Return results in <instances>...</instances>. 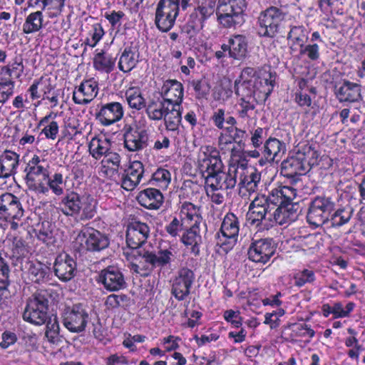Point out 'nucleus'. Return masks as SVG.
Segmentation results:
<instances>
[{"mask_svg":"<svg viewBox=\"0 0 365 365\" xmlns=\"http://www.w3.org/2000/svg\"><path fill=\"white\" fill-rule=\"evenodd\" d=\"M195 8L190 15L193 29L203 27L204 22L216 11V0H193Z\"/></svg>","mask_w":365,"mask_h":365,"instance_id":"16","label":"nucleus"},{"mask_svg":"<svg viewBox=\"0 0 365 365\" xmlns=\"http://www.w3.org/2000/svg\"><path fill=\"white\" fill-rule=\"evenodd\" d=\"M198 163L204 178L207 175L221 172L224 168L219 151L210 145L201 147L198 155Z\"/></svg>","mask_w":365,"mask_h":365,"instance_id":"13","label":"nucleus"},{"mask_svg":"<svg viewBox=\"0 0 365 365\" xmlns=\"http://www.w3.org/2000/svg\"><path fill=\"white\" fill-rule=\"evenodd\" d=\"M25 273L33 282L41 283L49 277V268L38 261H27L24 265Z\"/></svg>","mask_w":365,"mask_h":365,"instance_id":"29","label":"nucleus"},{"mask_svg":"<svg viewBox=\"0 0 365 365\" xmlns=\"http://www.w3.org/2000/svg\"><path fill=\"white\" fill-rule=\"evenodd\" d=\"M245 0H219L216 14L221 25L231 28L244 22Z\"/></svg>","mask_w":365,"mask_h":365,"instance_id":"5","label":"nucleus"},{"mask_svg":"<svg viewBox=\"0 0 365 365\" xmlns=\"http://www.w3.org/2000/svg\"><path fill=\"white\" fill-rule=\"evenodd\" d=\"M261 183V173L255 168L247 172V174L240 177V185L249 192H255L258 190Z\"/></svg>","mask_w":365,"mask_h":365,"instance_id":"41","label":"nucleus"},{"mask_svg":"<svg viewBox=\"0 0 365 365\" xmlns=\"http://www.w3.org/2000/svg\"><path fill=\"white\" fill-rule=\"evenodd\" d=\"M15 82L9 79L0 81V103L4 104L13 96Z\"/></svg>","mask_w":365,"mask_h":365,"instance_id":"51","label":"nucleus"},{"mask_svg":"<svg viewBox=\"0 0 365 365\" xmlns=\"http://www.w3.org/2000/svg\"><path fill=\"white\" fill-rule=\"evenodd\" d=\"M352 210L351 208H340L330 215L329 221L333 227H341L350 220Z\"/></svg>","mask_w":365,"mask_h":365,"instance_id":"47","label":"nucleus"},{"mask_svg":"<svg viewBox=\"0 0 365 365\" xmlns=\"http://www.w3.org/2000/svg\"><path fill=\"white\" fill-rule=\"evenodd\" d=\"M221 48L224 51H228L230 58L242 61L247 56L248 41L243 35H233L229 38L227 44H222Z\"/></svg>","mask_w":365,"mask_h":365,"instance_id":"23","label":"nucleus"},{"mask_svg":"<svg viewBox=\"0 0 365 365\" xmlns=\"http://www.w3.org/2000/svg\"><path fill=\"white\" fill-rule=\"evenodd\" d=\"M275 248L271 239L253 241L248 250L249 259L255 262L267 263L274 254Z\"/></svg>","mask_w":365,"mask_h":365,"instance_id":"19","label":"nucleus"},{"mask_svg":"<svg viewBox=\"0 0 365 365\" xmlns=\"http://www.w3.org/2000/svg\"><path fill=\"white\" fill-rule=\"evenodd\" d=\"M124 145L131 152L143 150L148 145L149 134L146 128V120L141 118L133 125L124 127Z\"/></svg>","mask_w":365,"mask_h":365,"instance_id":"7","label":"nucleus"},{"mask_svg":"<svg viewBox=\"0 0 365 365\" xmlns=\"http://www.w3.org/2000/svg\"><path fill=\"white\" fill-rule=\"evenodd\" d=\"M129 298L125 294H112L107 297L105 304L108 309H113L127 305Z\"/></svg>","mask_w":365,"mask_h":365,"instance_id":"53","label":"nucleus"},{"mask_svg":"<svg viewBox=\"0 0 365 365\" xmlns=\"http://www.w3.org/2000/svg\"><path fill=\"white\" fill-rule=\"evenodd\" d=\"M58 123L55 120H51L43 127L41 133L44 134L46 138L55 140L58 134Z\"/></svg>","mask_w":365,"mask_h":365,"instance_id":"63","label":"nucleus"},{"mask_svg":"<svg viewBox=\"0 0 365 365\" xmlns=\"http://www.w3.org/2000/svg\"><path fill=\"white\" fill-rule=\"evenodd\" d=\"M171 180L170 173L164 168H158L152 176L151 183L161 189H166Z\"/></svg>","mask_w":365,"mask_h":365,"instance_id":"48","label":"nucleus"},{"mask_svg":"<svg viewBox=\"0 0 365 365\" xmlns=\"http://www.w3.org/2000/svg\"><path fill=\"white\" fill-rule=\"evenodd\" d=\"M275 83V76L272 75V73H264L261 76H258L254 82L253 91H250L247 93V97L251 96L252 93L254 95L256 92H259L262 94V96L266 99L269 97L273 91Z\"/></svg>","mask_w":365,"mask_h":365,"instance_id":"32","label":"nucleus"},{"mask_svg":"<svg viewBox=\"0 0 365 365\" xmlns=\"http://www.w3.org/2000/svg\"><path fill=\"white\" fill-rule=\"evenodd\" d=\"M139 52L135 46H127L122 52L118 62V68L124 73L130 71L139 61Z\"/></svg>","mask_w":365,"mask_h":365,"instance_id":"36","label":"nucleus"},{"mask_svg":"<svg viewBox=\"0 0 365 365\" xmlns=\"http://www.w3.org/2000/svg\"><path fill=\"white\" fill-rule=\"evenodd\" d=\"M103 157L100 172L105 177L113 178L118 172L121 158L119 154L110 150Z\"/></svg>","mask_w":365,"mask_h":365,"instance_id":"34","label":"nucleus"},{"mask_svg":"<svg viewBox=\"0 0 365 365\" xmlns=\"http://www.w3.org/2000/svg\"><path fill=\"white\" fill-rule=\"evenodd\" d=\"M144 173V166L140 161H133L125 171L122 179V187L128 191L133 190L140 183Z\"/></svg>","mask_w":365,"mask_h":365,"instance_id":"28","label":"nucleus"},{"mask_svg":"<svg viewBox=\"0 0 365 365\" xmlns=\"http://www.w3.org/2000/svg\"><path fill=\"white\" fill-rule=\"evenodd\" d=\"M180 10V0H160L155 11V24L162 31H168L175 24Z\"/></svg>","mask_w":365,"mask_h":365,"instance_id":"9","label":"nucleus"},{"mask_svg":"<svg viewBox=\"0 0 365 365\" xmlns=\"http://www.w3.org/2000/svg\"><path fill=\"white\" fill-rule=\"evenodd\" d=\"M294 284L301 287L307 283H313L315 281V274L313 270L304 269L297 273L294 277Z\"/></svg>","mask_w":365,"mask_h":365,"instance_id":"52","label":"nucleus"},{"mask_svg":"<svg viewBox=\"0 0 365 365\" xmlns=\"http://www.w3.org/2000/svg\"><path fill=\"white\" fill-rule=\"evenodd\" d=\"M53 225L48 221L42 222L38 229L37 237L38 240L46 244H50L53 241Z\"/></svg>","mask_w":365,"mask_h":365,"instance_id":"50","label":"nucleus"},{"mask_svg":"<svg viewBox=\"0 0 365 365\" xmlns=\"http://www.w3.org/2000/svg\"><path fill=\"white\" fill-rule=\"evenodd\" d=\"M250 98L251 96L248 100H246L244 97L240 99L239 103L240 108L238 110V114L242 118H250L251 112L255 108V104L250 101Z\"/></svg>","mask_w":365,"mask_h":365,"instance_id":"58","label":"nucleus"},{"mask_svg":"<svg viewBox=\"0 0 365 365\" xmlns=\"http://www.w3.org/2000/svg\"><path fill=\"white\" fill-rule=\"evenodd\" d=\"M55 292L53 289H39L27 300L23 314L25 321L35 325H42L48 319V303Z\"/></svg>","mask_w":365,"mask_h":365,"instance_id":"3","label":"nucleus"},{"mask_svg":"<svg viewBox=\"0 0 365 365\" xmlns=\"http://www.w3.org/2000/svg\"><path fill=\"white\" fill-rule=\"evenodd\" d=\"M180 213L182 221L186 225H202L200 208L191 202L182 204Z\"/></svg>","mask_w":365,"mask_h":365,"instance_id":"39","label":"nucleus"},{"mask_svg":"<svg viewBox=\"0 0 365 365\" xmlns=\"http://www.w3.org/2000/svg\"><path fill=\"white\" fill-rule=\"evenodd\" d=\"M19 155L12 151H6L0 158V178H6L16 173Z\"/></svg>","mask_w":365,"mask_h":365,"instance_id":"35","label":"nucleus"},{"mask_svg":"<svg viewBox=\"0 0 365 365\" xmlns=\"http://www.w3.org/2000/svg\"><path fill=\"white\" fill-rule=\"evenodd\" d=\"M300 54L305 55L311 61L319 58V49L317 43L308 44L300 48Z\"/></svg>","mask_w":365,"mask_h":365,"instance_id":"60","label":"nucleus"},{"mask_svg":"<svg viewBox=\"0 0 365 365\" xmlns=\"http://www.w3.org/2000/svg\"><path fill=\"white\" fill-rule=\"evenodd\" d=\"M334 203L329 197H315L309 203L307 219L309 224L319 227L329 222Z\"/></svg>","mask_w":365,"mask_h":365,"instance_id":"8","label":"nucleus"},{"mask_svg":"<svg viewBox=\"0 0 365 365\" xmlns=\"http://www.w3.org/2000/svg\"><path fill=\"white\" fill-rule=\"evenodd\" d=\"M294 192L289 186H279L272 189L267 196L257 195L252 201L247 212L249 223L259 230H269L273 227V210L282 202V197L291 200Z\"/></svg>","mask_w":365,"mask_h":365,"instance_id":"2","label":"nucleus"},{"mask_svg":"<svg viewBox=\"0 0 365 365\" xmlns=\"http://www.w3.org/2000/svg\"><path fill=\"white\" fill-rule=\"evenodd\" d=\"M98 282L110 292L122 289L126 284L123 273L115 266H108L102 269L98 277Z\"/></svg>","mask_w":365,"mask_h":365,"instance_id":"20","label":"nucleus"},{"mask_svg":"<svg viewBox=\"0 0 365 365\" xmlns=\"http://www.w3.org/2000/svg\"><path fill=\"white\" fill-rule=\"evenodd\" d=\"M180 106H171V109L168 108V112L163 117L164 123L166 129L170 131H177L182 120V112Z\"/></svg>","mask_w":365,"mask_h":365,"instance_id":"42","label":"nucleus"},{"mask_svg":"<svg viewBox=\"0 0 365 365\" xmlns=\"http://www.w3.org/2000/svg\"><path fill=\"white\" fill-rule=\"evenodd\" d=\"M195 280V274L190 269L182 267L178 272L172 284V294L179 301L187 297Z\"/></svg>","mask_w":365,"mask_h":365,"instance_id":"17","label":"nucleus"},{"mask_svg":"<svg viewBox=\"0 0 365 365\" xmlns=\"http://www.w3.org/2000/svg\"><path fill=\"white\" fill-rule=\"evenodd\" d=\"M191 85L198 98H204L210 93V86L205 79L193 80L191 82Z\"/></svg>","mask_w":365,"mask_h":365,"instance_id":"57","label":"nucleus"},{"mask_svg":"<svg viewBox=\"0 0 365 365\" xmlns=\"http://www.w3.org/2000/svg\"><path fill=\"white\" fill-rule=\"evenodd\" d=\"M287 38L292 41L294 44L299 45L300 48L302 47L307 39L305 28L303 26H293L288 34Z\"/></svg>","mask_w":365,"mask_h":365,"instance_id":"49","label":"nucleus"},{"mask_svg":"<svg viewBox=\"0 0 365 365\" xmlns=\"http://www.w3.org/2000/svg\"><path fill=\"white\" fill-rule=\"evenodd\" d=\"M294 327L293 331L297 336L312 338L314 336V331L306 324H295Z\"/></svg>","mask_w":365,"mask_h":365,"instance_id":"62","label":"nucleus"},{"mask_svg":"<svg viewBox=\"0 0 365 365\" xmlns=\"http://www.w3.org/2000/svg\"><path fill=\"white\" fill-rule=\"evenodd\" d=\"M220 231L223 240L220 238L221 247H225L224 250H228L232 248L237 242L239 231L240 221L238 217L232 212H228L224 217L221 225Z\"/></svg>","mask_w":365,"mask_h":365,"instance_id":"15","label":"nucleus"},{"mask_svg":"<svg viewBox=\"0 0 365 365\" xmlns=\"http://www.w3.org/2000/svg\"><path fill=\"white\" fill-rule=\"evenodd\" d=\"M81 205V219L90 220L93 218L96 214V200L90 195L84 196L82 197Z\"/></svg>","mask_w":365,"mask_h":365,"instance_id":"46","label":"nucleus"},{"mask_svg":"<svg viewBox=\"0 0 365 365\" xmlns=\"http://www.w3.org/2000/svg\"><path fill=\"white\" fill-rule=\"evenodd\" d=\"M89 35L91 38H87L86 44L93 48L101 41L104 35V31L101 24L96 23L92 26Z\"/></svg>","mask_w":365,"mask_h":365,"instance_id":"54","label":"nucleus"},{"mask_svg":"<svg viewBox=\"0 0 365 365\" xmlns=\"http://www.w3.org/2000/svg\"><path fill=\"white\" fill-rule=\"evenodd\" d=\"M44 163V160H41L38 155H34L29 160L25 168L27 185H34L40 180H46L48 179V170L43 165Z\"/></svg>","mask_w":365,"mask_h":365,"instance_id":"26","label":"nucleus"},{"mask_svg":"<svg viewBox=\"0 0 365 365\" xmlns=\"http://www.w3.org/2000/svg\"><path fill=\"white\" fill-rule=\"evenodd\" d=\"M24 209L18 197L5 192L0 195V217L10 224L12 230H17L23 225Z\"/></svg>","mask_w":365,"mask_h":365,"instance_id":"6","label":"nucleus"},{"mask_svg":"<svg viewBox=\"0 0 365 365\" xmlns=\"http://www.w3.org/2000/svg\"><path fill=\"white\" fill-rule=\"evenodd\" d=\"M137 200L145 208L157 210L163 202V196L156 188H147L139 192Z\"/></svg>","mask_w":365,"mask_h":365,"instance_id":"30","label":"nucleus"},{"mask_svg":"<svg viewBox=\"0 0 365 365\" xmlns=\"http://www.w3.org/2000/svg\"><path fill=\"white\" fill-rule=\"evenodd\" d=\"M237 168L235 165L230 167L227 173L223 170L212 175H207L205 179V188L228 190L233 188L237 182Z\"/></svg>","mask_w":365,"mask_h":365,"instance_id":"18","label":"nucleus"},{"mask_svg":"<svg viewBox=\"0 0 365 365\" xmlns=\"http://www.w3.org/2000/svg\"><path fill=\"white\" fill-rule=\"evenodd\" d=\"M115 61V59L111 55L101 50L94 56L93 66L98 71L110 73L113 69Z\"/></svg>","mask_w":365,"mask_h":365,"instance_id":"43","label":"nucleus"},{"mask_svg":"<svg viewBox=\"0 0 365 365\" xmlns=\"http://www.w3.org/2000/svg\"><path fill=\"white\" fill-rule=\"evenodd\" d=\"M43 16L41 11L31 13L23 24V31L25 34H32L38 31L43 26Z\"/></svg>","mask_w":365,"mask_h":365,"instance_id":"44","label":"nucleus"},{"mask_svg":"<svg viewBox=\"0 0 365 365\" xmlns=\"http://www.w3.org/2000/svg\"><path fill=\"white\" fill-rule=\"evenodd\" d=\"M63 326L71 332L85 331L89 320L88 311L82 304H76L65 309L61 315Z\"/></svg>","mask_w":365,"mask_h":365,"instance_id":"10","label":"nucleus"},{"mask_svg":"<svg viewBox=\"0 0 365 365\" xmlns=\"http://www.w3.org/2000/svg\"><path fill=\"white\" fill-rule=\"evenodd\" d=\"M234 140L232 139L231 135L227 133H221L218 138V146L222 153L225 154L230 152V150H233L232 146L233 145Z\"/></svg>","mask_w":365,"mask_h":365,"instance_id":"61","label":"nucleus"},{"mask_svg":"<svg viewBox=\"0 0 365 365\" xmlns=\"http://www.w3.org/2000/svg\"><path fill=\"white\" fill-rule=\"evenodd\" d=\"M111 142L105 136L94 137L88 144V151L96 160H100L110 150Z\"/></svg>","mask_w":365,"mask_h":365,"instance_id":"38","label":"nucleus"},{"mask_svg":"<svg viewBox=\"0 0 365 365\" xmlns=\"http://www.w3.org/2000/svg\"><path fill=\"white\" fill-rule=\"evenodd\" d=\"M125 98L131 108L140 110L146 106L145 100L138 88H130L125 92Z\"/></svg>","mask_w":365,"mask_h":365,"instance_id":"45","label":"nucleus"},{"mask_svg":"<svg viewBox=\"0 0 365 365\" xmlns=\"http://www.w3.org/2000/svg\"><path fill=\"white\" fill-rule=\"evenodd\" d=\"M286 150L285 145L274 138H269L265 141L262 154L267 162L272 163L280 160Z\"/></svg>","mask_w":365,"mask_h":365,"instance_id":"31","label":"nucleus"},{"mask_svg":"<svg viewBox=\"0 0 365 365\" xmlns=\"http://www.w3.org/2000/svg\"><path fill=\"white\" fill-rule=\"evenodd\" d=\"M286 14L287 12L283 8L271 6L267 9L259 17V34L266 37L274 36Z\"/></svg>","mask_w":365,"mask_h":365,"instance_id":"11","label":"nucleus"},{"mask_svg":"<svg viewBox=\"0 0 365 365\" xmlns=\"http://www.w3.org/2000/svg\"><path fill=\"white\" fill-rule=\"evenodd\" d=\"M46 322V336L48 339H54L59 333L60 327L56 316L48 317Z\"/></svg>","mask_w":365,"mask_h":365,"instance_id":"59","label":"nucleus"},{"mask_svg":"<svg viewBox=\"0 0 365 365\" xmlns=\"http://www.w3.org/2000/svg\"><path fill=\"white\" fill-rule=\"evenodd\" d=\"M53 270L55 275L61 281L68 282L76 275V263L70 255L61 253L55 259Z\"/></svg>","mask_w":365,"mask_h":365,"instance_id":"21","label":"nucleus"},{"mask_svg":"<svg viewBox=\"0 0 365 365\" xmlns=\"http://www.w3.org/2000/svg\"><path fill=\"white\" fill-rule=\"evenodd\" d=\"M336 96L340 102L354 103L361 99V86L344 80L341 85L336 86Z\"/></svg>","mask_w":365,"mask_h":365,"instance_id":"27","label":"nucleus"},{"mask_svg":"<svg viewBox=\"0 0 365 365\" xmlns=\"http://www.w3.org/2000/svg\"><path fill=\"white\" fill-rule=\"evenodd\" d=\"M81 250L99 252L109 245V240L104 234L93 227H84L76 238Z\"/></svg>","mask_w":365,"mask_h":365,"instance_id":"12","label":"nucleus"},{"mask_svg":"<svg viewBox=\"0 0 365 365\" xmlns=\"http://www.w3.org/2000/svg\"><path fill=\"white\" fill-rule=\"evenodd\" d=\"M123 115V106L118 102H112L102 106L96 115L101 125L108 126L121 120Z\"/></svg>","mask_w":365,"mask_h":365,"instance_id":"22","label":"nucleus"},{"mask_svg":"<svg viewBox=\"0 0 365 365\" xmlns=\"http://www.w3.org/2000/svg\"><path fill=\"white\" fill-rule=\"evenodd\" d=\"M160 93L170 106H180L183 99V86L177 80H167L163 83Z\"/></svg>","mask_w":365,"mask_h":365,"instance_id":"24","label":"nucleus"},{"mask_svg":"<svg viewBox=\"0 0 365 365\" xmlns=\"http://www.w3.org/2000/svg\"><path fill=\"white\" fill-rule=\"evenodd\" d=\"M170 105L163 99H153L148 102L146 107V113L152 120H161L168 112Z\"/></svg>","mask_w":365,"mask_h":365,"instance_id":"40","label":"nucleus"},{"mask_svg":"<svg viewBox=\"0 0 365 365\" xmlns=\"http://www.w3.org/2000/svg\"><path fill=\"white\" fill-rule=\"evenodd\" d=\"M289 188L294 191V196L291 200H287L282 197V202L276 205L273 210V226L276 224L282 225L294 222L297 218L298 205L292 202L297 196V190L292 187H289Z\"/></svg>","mask_w":365,"mask_h":365,"instance_id":"14","label":"nucleus"},{"mask_svg":"<svg viewBox=\"0 0 365 365\" xmlns=\"http://www.w3.org/2000/svg\"><path fill=\"white\" fill-rule=\"evenodd\" d=\"M315 151L308 145L299 148L292 155L284 160L281 163V174L296 180V177L306 174L311 168L310 158L314 157Z\"/></svg>","mask_w":365,"mask_h":365,"instance_id":"4","label":"nucleus"},{"mask_svg":"<svg viewBox=\"0 0 365 365\" xmlns=\"http://www.w3.org/2000/svg\"><path fill=\"white\" fill-rule=\"evenodd\" d=\"M189 228L185 230L181 237V242L186 246H191L192 252L196 256L200 253L198 245L202 242L200 235L201 225H187Z\"/></svg>","mask_w":365,"mask_h":365,"instance_id":"33","label":"nucleus"},{"mask_svg":"<svg viewBox=\"0 0 365 365\" xmlns=\"http://www.w3.org/2000/svg\"><path fill=\"white\" fill-rule=\"evenodd\" d=\"M183 222L179 220L178 218L174 217L173 220L165 227L166 232L172 237L178 235L179 232L183 228Z\"/></svg>","mask_w":365,"mask_h":365,"instance_id":"64","label":"nucleus"},{"mask_svg":"<svg viewBox=\"0 0 365 365\" xmlns=\"http://www.w3.org/2000/svg\"><path fill=\"white\" fill-rule=\"evenodd\" d=\"M82 197L75 192H71L63 197L60 203L63 213L67 216H73L79 213L81 210Z\"/></svg>","mask_w":365,"mask_h":365,"instance_id":"37","label":"nucleus"},{"mask_svg":"<svg viewBox=\"0 0 365 365\" xmlns=\"http://www.w3.org/2000/svg\"><path fill=\"white\" fill-rule=\"evenodd\" d=\"M48 185L52 192L56 195H61L63 193V178L61 173H55L51 178L46 179Z\"/></svg>","mask_w":365,"mask_h":365,"instance_id":"56","label":"nucleus"},{"mask_svg":"<svg viewBox=\"0 0 365 365\" xmlns=\"http://www.w3.org/2000/svg\"><path fill=\"white\" fill-rule=\"evenodd\" d=\"M98 93V83L93 79L83 81L73 93V100L78 105H86L93 101Z\"/></svg>","mask_w":365,"mask_h":365,"instance_id":"25","label":"nucleus"},{"mask_svg":"<svg viewBox=\"0 0 365 365\" xmlns=\"http://www.w3.org/2000/svg\"><path fill=\"white\" fill-rule=\"evenodd\" d=\"M24 66L22 60H18L17 58H16L14 62L11 64L4 66L1 68V71L9 77H11L14 75L16 78H19L24 73Z\"/></svg>","mask_w":365,"mask_h":365,"instance_id":"55","label":"nucleus"},{"mask_svg":"<svg viewBox=\"0 0 365 365\" xmlns=\"http://www.w3.org/2000/svg\"><path fill=\"white\" fill-rule=\"evenodd\" d=\"M150 235V227L146 223L139 221L130 222L126 230V243L132 250V255L139 257L138 264L132 262L131 269L141 276H148L156 267L163 268L169 266L175 259L176 252L171 246L159 247L157 252L138 250Z\"/></svg>","mask_w":365,"mask_h":365,"instance_id":"1","label":"nucleus"}]
</instances>
